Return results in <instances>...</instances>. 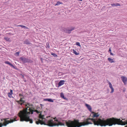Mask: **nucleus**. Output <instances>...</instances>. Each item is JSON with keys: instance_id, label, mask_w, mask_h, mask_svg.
<instances>
[{"instance_id": "obj_15", "label": "nucleus", "mask_w": 127, "mask_h": 127, "mask_svg": "<svg viewBox=\"0 0 127 127\" xmlns=\"http://www.w3.org/2000/svg\"><path fill=\"white\" fill-rule=\"evenodd\" d=\"M23 44L27 45H30L31 44L30 42L28 39H27L24 41Z\"/></svg>"}, {"instance_id": "obj_2", "label": "nucleus", "mask_w": 127, "mask_h": 127, "mask_svg": "<svg viewBox=\"0 0 127 127\" xmlns=\"http://www.w3.org/2000/svg\"><path fill=\"white\" fill-rule=\"evenodd\" d=\"M30 106V104L28 103L25 105V109L20 111L18 113V116L20 118L21 121L30 122V123H33L32 120L30 118L29 115L31 113L32 114L33 112H35L38 114L40 113L38 110H35L33 108L29 107V106Z\"/></svg>"}, {"instance_id": "obj_6", "label": "nucleus", "mask_w": 127, "mask_h": 127, "mask_svg": "<svg viewBox=\"0 0 127 127\" xmlns=\"http://www.w3.org/2000/svg\"><path fill=\"white\" fill-rule=\"evenodd\" d=\"M75 28L74 27H71L69 28H64L63 29V32L67 33L70 34L71 33V32L75 30Z\"/></svg>"}, {"instance_id": "obj_13", "label": "nucleus", "mask_w": 127, "mask_h": 127, "mask_svg": "<svg viewBox=\"0 0 127 127\" xmlns=\"http://www.w3.org/2000/svg\"><path fill=\"white\" fill-rule=\"evenodd\" d=\"M13 94L12 90H10V92L7 93L8 96L10 98H11L12 97V95Z\"/></svg>"}, {"instance_id": "obj_10", "label": "nucleus", "mask_w": 127, "mask_h": 127, "mask_svg": "<svg viewBox=\"0 0 127 127\" xmlns=\"http://www.w3.org/2000/svg\"><path fill=\"white\" fill-rule=\"evenodd\" d=\"M91 113L93 114V117L94 118H97V117H99V114L98 113H96L94 112H92Z\"/></svg>"}, {"instance_id": "obj_3", "label": "nucleus", "mask_w": 127, "mask_h": 127, "mask_svg": "<svg viewBox=\"0 0 127 127\" xmlns=\"http://www.w3.org/2000/svg\"><path fill=\"white\" fill-rule=\"evenodd\" d=\"M54 118L53 119H51L48 120L46 123L42 120H41L39 119L38 120V121H36V124L38 125L40 124L42 125L44 124L45 125H47L50 127H53L56 126V121H55Z\"/></svg>"}, {"instance_id": "obj_22", "label": "nucleus", "mask_w": 127, "mask_h": 127, "mask_svg": "<svg viewBox=\"0 0 127 127\" xmlns=\"http://www.w3.org/2000/svg\"><path fill=\"white\" fill-rule=\"evenodd\" d=\"M19 27H22V28H24V29H25V30H26L27 29H28V28L27 27H26V26L22 25H19L18 26Z\"/></svg>"}, {"instance_id": "obj_32", "label": "nucleus", "mask_w": 127, "mask_h": 127, "mask_svg": "<svg viewBox=\"0 0 127 127\" xmlns=\"http://www.w3.org/2000/svg\"><path fill=\"white\" fill-rule=\"evenodd\" d=\"M8 34H11L12 35L13 34H11V33H8Z\"/></svg>"}, {"instance_id": "obj_30", "label": "nucleus", "mask_w": 127, "mask_h": 127, "mask_svg": "<svg viewBox=\"0 0 127 127\" xmlns=\"http://www.w3.org/2000/svg\"><path fill=\"white\" fill-rule=\"evenodd\" d=\"M108 52L109 53H110V52H111V48H109Z\"/></svg>"}, {"instance_id": "obj_5", "label": "nucleus", "mask_w": 127, "mask_h": 127, "mask_svg": "<svg viewBox=\"0 0 127 127\" xmlns=\"http://www.w3.org/2000/svg\"><path fill=\"white\" fill-rule=\"evenodd\" d=\"M19 60L20 61H22L23 63H32L33 62L32 60L25 57H21L20 58Z\"/></svg>"}, {"instance_id": "obj_28", "label": "nucleus", "mask_w": 127, "mask_h": 127, "mask_svg": "<svg viewBox=\"0 0 127 127\" xmlns=\"http://www.w3.org/2000/svg\"><path fill=\"white\" fill-rule=\"evenodd\" d=\"M76 45L77 46H79V47L81 46V45H80V43L79 42H76Z\"/></svg>"}, {"instance_id": "obj_31", "label": "nucleus", "mask_w": 127, "mask_h": 127, "mask_svg": "<svg viewBox=\"0 0 127 127\" xmlns=\"http://www.w3.org/2000/svg\"><path fill=\"white\" fill-rule=\"evenodd\" d=\"M110 55H112V56H114V55L113 53H112V52H110Z\"/></svg>"}, {"instance_id": "obj_17", "label": "nucleus", "mask_w": 127, "mask_h": 127, "mask_svg": "<svg viewBox=\"0 0 127 127\" xmlns=\"http://www.w3.org/2000/svg\"><path fill=\"white\" fill-rule=\"evenodd\" d=\"M108 60L109 62L110 63H114V61L113 60V59L111 58H109L108 59Z\"/></svg>"}, {"instance_id": "obj_11", "label": "nucleus", "mask_w": 127, "mask_h": 127, "mask_svg": "<svg viewBox=\"0 0 127 127\" xmlns=\"http://www.w3.org/2000/svg\"><path fill=\"white\" fill-rule=\"evenodd\" d=\"M121 78L124 84L126 83L127 81V78L124 76H122Z\"/></svg>"}, {"instance_id": "obj_24", "label": "nucleus", "mask_w": 127, "mask_h": 127, "mask_svg": "<svg viewBox=\"0 0 127 127\" xmlns=\"http://www.w3.org/2000/svg\"><path fill=\"white\" fill-rule=\"evenodd\" d=\"M61 97L62 98H63L64 99H65V98L64 97V94L62 93H61L60 94Z\"/></svg>"}, {"instance_id": "obj_1", "label": "nucleus", "mask_w": 127, "mask_h": 127, "mask_svg": "<svg viewBox=\"0 0 127 127\" xmlns=\"http://www.w3.org/2000/svg\"><path fill=\"white\" fill-rule=\"evenodd\" d=\"M93 123L95 125H99L101 126H111L113 125L116 124L125 125H127V119L123 122L120 119H118L114 118H108L105 120L104 118L101 119L100 118H88L84 120V126L92 124ZM125 127H127V125Z\"/></svg>"}, {"instance_id": "obj_8", "label": "nucleus", "mask_w": 127, "mask_h": 127, "mask_svg": "<svg viewBox=\"0 0 127 127\" xmlns=\"http://www.w3.org/2000/svg\"><path fill=\"white\" fill-rule=\"evenodd\" d=\"M55 119V121H56V122L57 123H56V126H65V124L64 123H62L61 122L59 121L57 119L56 117L54 118Z\"/></svg>"}, {"instance_id": "obj_18", "label": "nucleus", "mask_w": 127, "mask_h": 127, "mask_svg": "<svg viewBox=\"0 0 127 127\" xmlns=\"http://www.w3.org/2000/svg\"><path fill=\"white\" fill-rule=\"evenodd\" d=\"M44 100L51 102H54L53 100L51 99H44Z\"/></svg>"}, {"instance_id": "obj_4", "label": "nucleus", "mask_w": 127, "mask_h": 127, "mask_svg": "<svg viewBox=\"0 0 127 127\" xmlns=\"http://www.w3.org/2000/svg\"><path fill=\"white\" fill-rule=\"evenodd\" d=\"M17 117H15V118L14 119H10L9 120H8L9 119V118H4L3 119L1 120V121H2L3 120L4 121L3 123H0V127H2L3 126H6L9 123H13V122L16 121V119Z\"/></svg>"}, {"instance_id": "obj_21", "label": "nucleus", "mask_w": 127, "mask_h": 127, "mask_svg": "<svg viewBox=\"0 0 127 127\" xmlns=\"http://www.w3.org/2000/svg\"><path fill=\"white\" fill-rule=\"evenodd\" d=\"M4 39L6 40L7 41H8V42L10 41V39L7 37H5L4 38Z\"/></svg>"}, {"instance_id": "obj_29", "label": "nucleus", "mask_w": 127, "mask_h": 127, "mask_svg": "<svg viewBox=\"0 0 127 127\" xmlns=\"http://www.w3.org/2000/svg\"><path fill=\"white\" fill-rule=\"evenodd\" d=\"M111 90V92H110L111 93H113L114 91V89H113V88H110Z\"/></svg>"}, {"instance_id": "obj_9", "label": "nucleus", "mask_w": 127, "mask_h": 127, "mask_svg": "<svg viewBox=\"0 0 127 127\" xmlns=\"http://www.w3.org/2000/svg\"><path fill=\"white\" fill-rule=\"evenodd\" d=\"M66 82V81H64V80H61L58 83V87H60L62 86V85H63L65 83L66 84V83L65 82Z\"/></svg>"}, {"instance_id": "obj_20", "label": "nucleus", "mask_w": 127, "mask_h": 127, "mask_svg": "<svg viewBox=\"0 0 127 127\" xmlns=\"http://www.w3.org/2000/svg\"><path fill=\"white\" fill-rule=\"evenodd\" d=\"M73 53L75 54V55H78L79 54V52L78 51L77 52L74 49L73 50Z\"/></svg>"}, {"instance_id": "obj_27", "label": "nucleus", "mask_w": 127, "mask_h": 127, "mask_svg": "<svg viewBox=\"0 0 127 127\" xmlns=\"http://www.w3.org/2000/svg\"><path fill=\"white\" fill-rule=\"evenodd\" d=\"M51 55L54 56L55 57L58 56L55 53H51Z\"/></svg>"}, {"instance_id": "obj_14", "label": "nucleus", "mask_w": 127, "mask_h": 127, "mask_svg": "<svg viewBox=\"0 0 127 127\" xmlns=\"http://www.w3.org/2000/svg\"><path fill=\"white\" fill-rule=\"evenodd\" d=\"M85 106L87 107L89 110L91 112H92V108L91 106L87 104H86Z\"/></svg>"}, {"instance_id": "obj_12", "label": "nucleus", "mask_w": 127, "mask_h": 127, "mask_svg": "<svg viewBox=\"0 0 127 127\" xmlns=\"http://www.w3.org/2000/svg\"><path fill=\"white\" fill-rule=\"evenodd\" d=\"M5 64H9V65L11 66L12 67H13V68H14L15 69H16V68L15 67V66L9 62L8 61H6L5 62Z\"/></svg>"}, {"instance_id": "obj_16", "label": "nucleus", "mask_w": 127, "mask_h": 127, "mask_svg": "<svg viewBox=\"0 0 127 127\" xmlns=\"http://www.w3.org/2000/svg\"><path fill=\"white\" fill-rule=\"evenodd\" d=\"M111 5L113 7L114 6H120V5L118 3H115L111 4Z\"/></svg>"}, {"instance_id": "obj_26", "label": "nucleus", "mask_w": 127, "mask_h": 127, "mask_svg": "<svg viewBox=\"0 0 127 127\" xmlns=\"http://www.w3.org/2000/svg\"><path fill=\"white\" fill-rule=\"evenodd\" d=\"M108 83L109 85V87H113L112 84L109 81H108Z\"/></svg>"}, {"instance_id": "obj_25", "label": "nucleus", "mask_w": 127, "mask_h": 127, "mask_svg": "<svg viewBox=\"0 0 127 127\" xmlns=\"http://www.w3.org/2000/svg\"><path fill=\"white\" fill-rule=\"evenodd\" d=\"M20 53V52H16L14 54V55L16 56H19V54Z\"/></svg>"}, {"instance_id": "obj_19", "label": "nucleus", "mask_w": 127, "mask_h": 127, "mask_svg": "<svg viewBox=\"0 0 127 127\" xmlns=\"http://www.w3.org/2000/svg\"><path fill=\"white\" fill-rule=\"evenodd\" d=\"M44 115H42L41 114L39 115V118L41 119L42 121H43V120L44 119Z\"/></svg>"}, {"instance_id": "obj_7", "label": "nucleus", "mask_w": 127, "mask_h": 127, "mask_svg": "<svg viewBox=\"0 0 127 127\" xmlns=\"http://www.w3.org/2000/svg\"><path fill=\"white\" fill-rule=\"evenodd\" d=\"M19 96L20 97L19 100L17 101L16 102L19 104L22 105L23 103L25 102V101L22 100L24 98L23 96L21 94H19Z\"/></svg>"}, {"instance_id": "obj_23", "label": "nucleus", "mask_w": 127, "mask_h": 127, "mask_svg": "<svg viewBox=\"0 0 127 127\" xmlns=\"http://www.w3.org/2000/svg\"><path fill=\"white\" fill-rule=\"evenodd\" d=\"M63 3L62 2L58 1L57 2V3L55 5H58L61 4H62Z\"/></svg>"}]
</instances>
